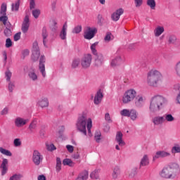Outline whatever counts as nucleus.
Instances as JSON below:
<instances>
[{"label": "nucleus", "instance_id": "bf43d9fd", "mask_svg": "<svg viewBox=\"0 0 180 180\" xmlns=\"http://www.w3.org/2000/svg\"><path fill=\"white\" fill-rule=\"evenodd\" d=\"M105 120L108 123H112V118H110V114H109L108 112L105 113Z\"/></svg>", "mask_w": 180, "mask_h": 180}, {"label": "nucleus", "instance_id": "de8ad7c7", "mask_svg": "<svg viewBox=\"0 0 180 180\" xmlns=\"http://www.w3.org/2000/svg\"><path fill=\"white\" fill-rule=\"evenodd\" d=\"M81 32H82V26H81V25H77V26L75 27L72 31V33H75L76 34L81 33Z\"/></svg>", "mask_w": 180, "mask_h": 180}, {"label": "nucleus", "instance_id": "9b49d317", "mask_svg": "<svg viewBox=\"0 0 180 180\" xmlns=\"http://www.w3.org/2000/svg\"><path fill=\"white\" fill-rule=\"evenodd\" d=\"M46 57L44 56H41L39 58V70L44 78H46Z\"/></svg>", "mask_w": 180, "mask_h": 180}, {"label": "nucleus", "instance_id": "58836bf2", "mask_svg": "<svg viewBox=\"0 0 180 180\" xmlns=\"http://www.w3.org/2000/svg\"><path fill=\"white\" fill-rule=\"evenodd\" d=\"M22 178H23V174L17 173V174H13L10 177L9 180H22Z\"/></svg>", "mask_w": 180, "mask_h": 180}, {"label": "nucleus", "instance_id": "680f3d73", "mask_svg": "<svg viewBox=\"0 0 180 180\" xmlns=\"http://www.w3.org/2000/svg\"><path fill=\"white\" fill-rule=\"evenodd\" d=\"M30 51H29V49H24L22 51V58H25V57H27V56H29Z\"/></svg>", "mask_w": 180, "mask_h": 180}, {"label": "nucleus", "instance_id": "7ed1b4c3", "mask_svg": "<svg viewBox=\"0 0 180 180\" xmlns=\"http://www.w3.org/2000/svg\"><path fill=\"white\" fill-rule=\"evenodd\" d=\"M168 103V100L162 95H155L151 97L149 105V112L157 113L160 112L165 105Z\"/></svg>", "mask_w": 180, "mask_h": 180}, {"label": "nucleus", "instance_id": "7c9ffc66", "mask_svg": "<svg viewBox=\"0 0 180 180\" xmlns=\"http://www.w3.org/2000/svg\"><path fill=\"white\" fill-rule=\"evenodd\" d=\"M20 6V0H17L14 4L11 5V11L18 12L19 7Z\"/></svg>", "mask_w": 180, "mask_h": 180}, {"label": "nucleus", "instance_id": "a18cd8bd", "mask_svg": "<svg viewBox=\"0 0 180 180\" xmlns=\"http://www.w3.org/2000/svg\"><path fill=\"white\" fill-rule=\"evenodd\" d=\"M5 77L8 82H11V78H12V72L9 70H7L5 72Z\"/></svg>", "mask_w": 180, "mask_h": 180}, {"label": "nucleus", "instance_id": "8fccbe9b", "mask_svg": "<svg viewBox=\"0 0 180 180\" xmlns=\"http://www.w3.org/2000/svg\"><path fill=\"white\" fill-rule=\"evenodd\" d=\"M41 11L39 9H34L32 11V16H34V19H38L39 16H40Z\"/></svg>", "mask_w": 180, "mask_h": 180}, {"label": "nucleus", "instance_id": "79ce46f5", "mask_svg": "<svg viewBox=\"0 0 180 180\" xmlns=\"http://www.w3.org/2000/svg\"><path fill=\"white\" fill-rule=\"evenodd\" d=\"M56 172H60V171H61V159L60 158H56Z\"/></svg>", "mask_w": 180, "mask_h": 180}, {"label": "nucleus", "instance_id": "2f4dec72", "mask_svg": "<svg viewBox=\"0 0 180 180\" xmlns=\"http://www.w3.org/2000/svg\"><path fill=\"white\" fill-rule=\"evenodd\" d=\"M0 153L3 155H6L7 157H12V153L9 150L4 148V147H0Z\"/></svg>", "mask_w": 180, "mask_h": 180}, {"label": "nucleus", "instance_id": "052dcab7", "mask_svg": "<svg viewBox=\"0 0 180 180\" xmlns=\"http://www.w3.org/2000/svg\"><path fill=\"white\" fill-rule=\"evenodd\" d=\"M22 34V32H17L14 37H13V39H14V41H19V40H20V36Z\"/></svg>", "mask_w": 180, "mask_h": 180}, {"label": "nucleus", "instance_id": "cd10ccee", "mask_svg": "<svg viewBox=\"0 0 180 180\" xmlns=\"http://www.w3.org/2000/svg\"><path fill=\"white\" fill-rule=\"evenodd\" d=\"M88 171L84 170L80 172L76 180H86L88 179Z\"/></svg>", "mask_w": 180, "mask_h": 180}, {"label": "nucleus", "instance_id": "13d9d810", "mask_svg": "<svg viewBox=\"0 0 180 180\" xmlns=\"http://www.w3.org/2000/svg\"><path fill=\"white\" fill-rule=\"evenodd\" d=\"M9 113V108L5 107L0 112L1 116H5L6 115H8Z\"/></svg>", "mask_w": 180, "mask_h": 180}, {"label": "nucleus", "instance_id": "f03ea898", "mask_svg": "<svg viewBox=\"0 0 180 180\" xmlns=\"http://www.w3.org/2000/svg\"><path fill=\"white\" fill-rule=\"evenodd\" d=\"M164 75L157 69H151L146 75V84L152 88H158L162 85Z\"/></svg>", "mask_w": 180, "mask_h": 180}, {"label": "nucleus", "instance_id": "f8f14e48", "mask_svg": "<svg viewBox=\"0 0 180 180\" xmlns=\"http://www.w3.org/2000/svg\"><path fill=\"white\" fill-rule=\"evenodd\" d=\"M124 63V60L122 58V56H117L115 58H111L110 60V65L112 67V68H115V67H119V65H122Z\"/></svg>", "mask_w": 180, "mask_h": 180}, {"label": "nucleus", "instance_id": "0e129e2a", "mask_svg": "<svg viewBox=\"0 0 180 180\" xmlns=\"http://www.w3.org/2000/svg\"><path fill=\"white\" fill-rule=\"evenodd\" d=\"M134 4L136 8H140L143 5V0H134Z\"/></svg>", "mask_w": 180, "mask_h": 180}, {"label": "nucleus", "instance_id": "20e7f679", "mask_svg": "<svg viewBox=\"0 0 180 180\" xmlns=\"http://www.w3.org/2000/svg\"><path fill=\"white\" fill-rule=\"evenodd\" d=\"M179 165L172 163L167 167H164L160 172V175L162 178H165V179H174L179 175Z\"/></svg>", "mask_w": 180, "mask_h": 180}, {"label": "nucleus", "instance_id": "ea45409f", "mask_svg": "<svg viewBox=\"0 0 180 180\" xmlns=\"http://www.w3.org/2000/svg\"><path fill=\"white\" fill-rule=\"evenodd\" d=\"M174 72L179 78H180V60L178 61L174 65Z\"/></svg>", "mask_w": 180, "mask_h": 180}, {"label": "nucleus", "instance_id": "473e14b6", "mask_svg": "<svg viewBox=\"0 0 180 180\" xmlns=\"http://www.w3.org/2000/svg\"><path fill=\"white\" fill-rule=\"evenodd\" d=\"M63 165H68V167H74L75 162H74L71 159L65 158L63 160Z\"/></svg>", "mask_w": 180, "mask_h": 180}, {"label": "nucleus", "instance_id": "4468645a", "mask_svg": "<svg viewBox=\"0 0 180 180\" xmlns=\"http://www.w3.org/2000/svg\"><path fill=\"white\" fill-rule=\"evenodd\" d=\"M171 153L169 152H167L165 150H159L153 155V161H155V160L158 158H165V157H169Z\"/></svg>", "mask_w": 180, "mask_h": 180}, {"label": "nucleus", "instance_id": "09e8293b", "mask_svg": "<svg viewBox=\"0 0 180 180\" xmlns=\"http://www.w3.org/2000/svg\"><path fill=\"white\" fill-rule=\"evenodd\" d=\"M81 63V60L79 58H75L72 62V68H77L78 65H79V63Z\"/></svg>", "mask_w": 180, "mask_h": 180}, {"label": "nucleus", "instance_id": "412c9836", "mask_svg": "<svg viewBox=\"0 0 180 180\" xmlns=\"http://www.w3.org/2000/svg\"><path fill=\"white\" fill-rule=\"evenodd\" d=\"M146 102V98L143 96H138L135 101V106L136 108H143Z\"/></svg>", "mask_w": 180, "mask_h": 180}, {"label": "nucleus", "instance_id": "5fc2aeb1", "mask_svg": "<svg viewBox=\"0 0 180 180\" xmlns=\"http://www.w3.org/2000/svg\"><path fill=\"white\" fill-rule=\"evenodd\" d=\"M46 148L48 151H54V150H56V146L53 143L46 144Z\"/></svg>", "mask_w": 180, "mask_h": 180}, {"label": "nucleus", "instance_id": "5701e85b", "mask_svg": "<svg viewBox=\"0 0 180 180\" xmlns=\"http://www.w3.org/2000/svg\"><path fill=\"white\" fill-rule=\"evenodd\" d=\"M37 105H39L40 108H49V98H47V97H42L38 101Z\"/></svg>", "mask_w": 180, "mask_h": 180}, {"label": "nucleus", "instance_id": "dca6fc26", "mask_svg": "<svg viewBox=\"0 0 180 180\" xmlns=\"http://www.w3.org/2000/svg\"><path fill=\"white\" fill-rule=\"evenodd\" d=\"M123 13H124V10L123 8H118L111 15L112 20L113 22H117Z\"/></svg>", "mask_w": 180, "mask_h": 180}, {"label": "nucleus", "instance_id": "c03bdc74", "mask_svg": "<svg viewBox=\"0 0 180 180\" xmlns=\"http://www.w3.org/2000/svg\"><path fill=\"white\" fill-rule=\"evenodd\" d=\"M6 3H3L1 6L0 15H6Z\"/></svg>", "mask_w": 180, "mask_h": 180}, {"label": "nucleus", "instance_id": "a211bd4d", "mask_svg": "<svg viewBox=\"0 0 180 180\" xmlns=\"http://www.w3.org/2000/svg\"><path fill=\"white\" fill-rule=\"evenodd\" d=\"M30 26V23L29 20V15H25L22 24V27H21V30L22 33H27Z\"/></svg>", "mask_w": 180, "mask_h": 180}, {"label": "nucleus", "instance_id": "3c124183", "mask_svg": "<svg viewBox=\"0 0 180 180\" xmlns=\"http://www.w3.org/2000/svg\"><path fill=\"white\" fill-rule=\"evenodd\" d=\"M13 144L14 147H20V146H22V141L19 138L15 139L13 141Z\"/></svg>", "mask_w": 180, "mask_h": 180}, {"label": "nucleus", "instance_id": "6e6d98bb", "mask_svg": "<svg viewBox=\"0 0 180 180\" xmlns=\"http://www.w3.org/2000/svg\"><path fill=\"white\" fill-rule=\"evenodd\" d=\"M15 89V83L13 82H8V91L9 92H13Z\"/></svg>", "mask_w": 180, "mask_h": 180}, {"label": "nucleus", "instance_id": "f704fd0d", "mask_svg": "<svg viewBox=\"0 0 180 180\" xmlns=\"http://www.w3.org/2000/svg\"><path fill=\"white\" fill-rule=\"evenodd\" d=\"M49 34H47V30L46 28H44L42 30V37H43V44L45 47H47V45L46 44L47 43V37Z\"/></svg>", "mask_w": 180, "mask_h": 180}, {"label": "nucleus", "instance_id": "423d86ee", "mask_svg": "<svg viewBox=\"0 0 180 180\" xmlns=\"http://www.w3.org/2000/svg\"><path fill=\"white\" fill-rule=\"evenodd\" d=\"M80 63L82 68H89L91 67V64L92 63V55L91 53L84 55L80 60Z\"/></svg>", "mask_w": 180, "mask_h": 180}, {"label": "nucleus", "instance_id": "ddd939ff", "mask_svg": "<svg viewBox=\"0 0 180 180\" xmlns=\"http://www.w3.org/2000/svg\"><path fill=\"white\" fill-rule=\"evenodd\" d=\"M28 122H29L28 119L17 117L14 120V124L15 127H23V126H25V124H27Z\"/></svg>", "mask_w": 180, "mask_h": 180}, {"label": "nucleus", "instance_id": "bb28decb", "mask_svg": "<svg viewBox=\"0 0 180 180\" xmlns=\"http://www.w3.org/2000/svg\"><path fill=\"white\" fill-rule=\"evenodd\" d=\"M148 164H150V159L148 158V156L147 155H144L141 160L139 167H147Z\"/></svg>", "mask_w": 180, "mask_h": 180}, {"label": "nucleus", "instance_id": "72a5a7b5", "mask_svg": "<svg viewBox=\"0 0 180 180\" xmlns=\"http://www.w3.org/2000/svg\"><path fill=\"white\" fill-rule=\"evenodd\" d=\"M130 109L124 108L120 112V115L122 116V117H129L130 115Z\"/></svg>", "mask_w": 180, "mask_h": 180}, {"label": "nucleus", "instance_id": "f3484780", "mask_svg": "<svg viewBox=\"0 0 180 180\" xmlns=\"http://www.w3.org/2000/svg\"><path fill=\"white\" fill-rule=\"evenodd\" d=\"M68 30V25L67 22L63 25V27L59 33V37L60 40H67V32Z\"/></svg>", "mask_w": 180, "mask_h": 180}, {"label": "nucleus", "instance_id": "c756f323", "mask_svg": "<svg viewBox=\"0 0 180 180\" xmlns=\"http://www.w3.org/2000/svg\"><path fill=\"white\" fill-rule=\"evenodd\" d=\"M146 5L149 6L152 11H154L157 6V3L155 2V0H147Z\"/></svg>", "mask_w": 180, "mask_h": 180}, {"label": "nucleus", "instance_id": "e2e57ef3", "mask_svg": "<svg viewBox=\"0 0 180 180\" xmlns=\"http://www.w3.org/2000/svg\"><path fill=\"white\" fill-rule=\"evenodd\" d=\"M65 131V127L64 126H60L59 127L58 133H59V137H63V134Z\"/></svg>", "mask_w": 180, "mask_h": 180}, {"label": "nucleus", "instance_id": "393cba45", "mask_svg": "<svg viewBox=\"0 0 180 180\" xmlns=\"http://www.w3.org/2000/svg\"><path fill=\"white\" fill-rule=\"evenodd\" d=\"M132 122H136L139 119V112L135 109H131L129 117Z\"/></svg>", "mask_w": 180, "mask_h": 180}, {"label": "nucleus", "instance_id": "c85d7f7f", "mask_svg": "<svg viewBox=\"0 0 180 180\" xmlns=\"http://www.w3.org/2000/svg\"><path fill=\"white\" fill-rule=\"evenodd\" d=\"M99 44V42L96 41L94 42V44H92L90 46V50L92 53V54H94V56H98V51L96 50V47H98V44Z\"/></svg>", "mask_w": 180, "mask_h": 180}, {"label": "nucleus", "instance_id": "2eb2a0df", "mask_svg": "<svg viewBox=\"0 0 180 180\" xmlns=\"http://www.w3.org/2000/svg\"><path fill=\"white\" fill-rule=\"evenodd\" d=\"M165 122V118L164 116L157 115L152 118V122L153 123L154 126H162L164 124Z\"/></svg>", "mask_w": 180, "mask_h": 180}, {"label": "nucleus", "instance_id": "39448f33", "mask_svg": "<svg viewBox=\"0 0 180 180\" xmlns=\"http://www.w3.org/2000/svg\"><path fill=\"white\" fill-rule=\"evenodd\" d=\"M137 96V91L134 89H129L124 91L121 98V102L123 105L131 103Z\"/></svg>", "mask_w": 180, "mask_h": 180}, {"label": "nucleus", "instance_id": "a878e982", "mask_svg": "<svg viewBox=\"0 0 180 180\" xmlns=\"http://www.w3.org/2000/svg\"><path fill=\"white\" fill-rule=\"evenodd\" d=\"M104 62L105 58H103V55H102L101 53L97 55V58L95 60V65H96V67H101V65H102Z\"/></svg>", "mask_w": 180, "mask_h": 180}, {"label": "nucleus", "instance_id": "603ef678", "mask_svg": "<svg viewBox=\"0 0 180 180\" xmlns=\"http://www.w3.org/2000/svg\"><path fill=\"white\" fill-rule=\"evenodd\" d=\"M13 44V42H12V39H11V38H7L6 39V45L5 46L6 47V49H9V48L12 47Z\"/></svg>", "mask_w": 180, "mask_h": 180}, {"label": "nucleus", "instance_id": "6ab92c4d", "mask_svg": "<svg viewBox=\"0 0 180 180\" xmlns=\"http://www.w3.org/2000/svg\"><path fill=\"white\" fill-rule=\"evenodd\" d=\"M8 159L4 158L0 166L2 176L8 173Z\"/></svg>", "mask_w": 180, "mask_h": 180}, {"label": "nucleus", "instance_id": "6e6552de", "mask_svg": "<svg viewBox=\"0 0 180 180\" xmlns=\"http://www.w3.org/2000/svg\"><path fill=\"white\" fill-rule=\"evenodd\" d=\"M98 32V30L95 27H87L84 30V37L86 40H91L95 37V34Z\"/></svg>", "mask_w": 180, "mask_h": 180}, {"label": "nucleus", "instance_id": "864d4df0", "mask_svg": "<svg viewBox=\"0 0 180 180\" xmlns=\"http://www.w3.org/2000/svg\"><path fill=\"white\" fill-rule=\"evenodd\" d=\"M4 33L6 37H11L12 36V29H5Z\"/></svg>", "mask_w": 180, "mask_h": 180}, {"label": "nucleus", "instance_id": "a19ab883", "mask_svg": "<svg viewBox=\"0 0 180 180\" xmlns=\"http://www.w3.org/2000/svg\"><path fill=\"white\" fill-rule=\"evenodd\" d=\"M37 127V120L34 119L33 121L30 123L29 126V129L31 131H33V130H36Z\"/></svg>", "mask_w": 180, "mask_h": 180}, {"label": "nucleus", "instance_id": "e433bc0d", "mask_svg": "<svg viewBox=\"0 0 180 180\" xmlns=\"http://www.w3.org/2000/svg\"><path fill=\"white\" fill-rule=\"evenodd\" d=\"M172 154H180V144L176 143L172 148Z\"/></svg>", "mask_w": 180, "mask_h": 180}, {"label": "nucleus", "instance_id": "69168bd1", "mask_svg": "<svg viewBox=\"0 0 180 180\" xmlns=\"http://www.w3.org/2000/svg\"><path fill=\"white\" fill-rule=\"evenodd\" d=\"M0 22H3V25L8 22V16L6 15H1L0 17Z\"/></svg>", "mask_w": 180, "mask_h": 180}, {"label": "nucleus", "instance_id": "c9c22d12", "mask_svg": "<svg viewBox=\"0 0 180 180\" xmlns=\"http://www.w3.org/2000/svg\"><path fill=\"white\" fill-rule=\"evenodd\" d=\"M94 139L96 143H101V141L102 140V133H101V131H96L94 134Z\"/></svg>", "mask_w": 180, "mask_h": 180}, {"label": "nucleus", "instance_id": "338daca9", "mask_svg": "<svg viewBox=\"0 0 180 180\" xmlns=\"http://www.w3.org/2000/svg\"><path fill=\"white\" fill-rule=\"evenodd\" d=\"M36 8V2L34 0H30V9H34Z\"/></svg>", "mask_w": 180, "mask_h": 180}, {"label": "nucleus", "instance_id": "aec40b11", "mask_svg": "<svg viewBox=\"0 0 180 180\" xmlns=\"http://www.w3.org/2000/svg\"><path fill=\"white\" fill-rule=\"evenodd\" d=\"M28 77L31 81H33V82H36V81H38L39 76L37 74H36V70L34 68H31L30 70L28 71Z\"/></svg>", "mask_w": 180, "mask_h": 180}, {"label": "nucleus", "instance_id": "f257e3e1", "mask_svg": "<svg viewBox=\"0 0 180 180\" xmlns=\"http://www.w3.org/2000/svg\"><path fill=\"white\" fill-rule=\"evenodd\" d=\"M75 126L77 131H79L84 136L88 134L89 137H92V119L87 117L86 112H84L79 115Z\"/></svg>", "mask_w": 180, "mask_h": 180}, {"label": "nucleus", "instance_id": "1a4fd4ad", "mask_svg": "<svg viewBox=\"0 0 180 180\" xmlns=\"http://www.w3.org/2000/svg\"><path fill=\"white\" fill-rule=\"evenodd\" d=\"M43 155L39 150H34L32 153V162L34 164V165H39L43 162Z\"/></svg>", "mask_w": 180, "mask_h": 180}, {"label": "nucleus", "instance_id": "774afa93", "mask_svg": "<svg viewBox=\"0 0 180 180\" xmlns=\"http://www.w3.org/2000/svg\"><path fill=\"white\" fill-rule=\"evenodd\" d=\"M175 41H176V37L175 36H171L169 38V43L174 44V43H175Z\"/></svg>", "mask_w": 180, "mask_h": 180}, {"label": "nucleus", "instance_id": "4be33fe9", "mask_svg": "<svg viewBox=\"0 0 180 180\" xmlns=\"http://www.w3.org/2000/svg\"><path fill=\"white\" fill-rule=\"evenodd\" d=\"M103 98V94H102V91L99 90L97 91L96 94L94 96V105H99L101 102H102V98Z\"/></svg>", "mask_w": 180, "mask_h": 180}, {"label": "nucleus", "instance_id": "0eeeda50", "mask_svg": "<svg viewBox=\"0 0 180 180\" xmlns=\"http://www.w3.org/2000/svg\"><path fill=\"white\" fill-rule=\"evenodd\" d=\"M32 54L31 58L32 61H37L40 57V49H39V44L34 41L32 44Z\"/></svg>", "mask_w": 180, "mask_h": 180}, {"label": "nucleus", "instance_id": "37998d69", "mask_svg": "<svg viewBox=\"0 0 180 180\" xmlns=\"http://www.w3.org/2000/svg\"><path fill=\"white\" fill-rule=\"evenodd\" d=\"M120 174V168H119V167H115L112 172V177L116 179L117 178V176H119Z\"/></svg>", "mask_w": 180, "mask_h": 180}, {"label": "nucleus", "instance_id": "4c0bfd02", "mask_svg": "<svg viewBox=\"0 0 180 180\" xmlns=\"http://www.w3.org/2000/svg\"><path fill=\"white\" fill-rule=\"evenodd\" d=\"M163 117L165 118V122L166 120V122H169V123L175 121V117H174L172 114H165Z\"/></svg>", "mask_w": 180, "mask_h": 180}, {"label": "nucleus", "instance_id": "9d476101", "mask_svg": "<svg viewBox=\"0 0 180 180\" xmlns=\"http://www.w3.org/2000/svg\"><path fill=\"white\" fill-rule=\"evenodd\" d=\"M115 141L118 143V145L115 146V148L120 151V147H123L126 143L124 141H123V134L120 131L117 132L115 136Z\"/></svg>", "mask_w": 180, "mask_h": 180}, {"label": "nucleus", "instance_id": "b1692460", "mask_svg": "<svg viewBox=\"0 0 180 180\" xmlns=\"http://www.w3.org/2000/svg\"><path fill=\"white\" fill-rule=\"evenodd\" d=\"M165 32L164 27L158 25L153 30V33L155 37H160L162 33Z\"/></svg>", "mask_w": 180, "mask_h": 180}, {"label": "nucleus", "instance_id": "49530a36", "mask_svg": "<svg viewBox=\"0 0 180 180\" xmlns=\"http://www.w3.org/2000/svg\"><path fill=\"white\" fill-rule=\"evenodd\" d=\"M112 39H113V35L110 32H107L104 37V40L107 43H109V41H110Z\"/></svg>", "mask_w": 180, "mask_h": 180}, {"label": "nucleus", "instance_id": "4d7b16f0", "mask_svg": "<svg viewBox=\"0 0 180 180\" xmlns=\"http://www.w3.org/2000/svg\"><path fill=\"white\" fill-rule=\"evenodd\" d=\"M90 177L92 179H98L99 178V176L98 175V171L95 170L93 172L91 173Z\"/></svg>", "mask_w": 180, "mask_h": 180}]
</instances>
